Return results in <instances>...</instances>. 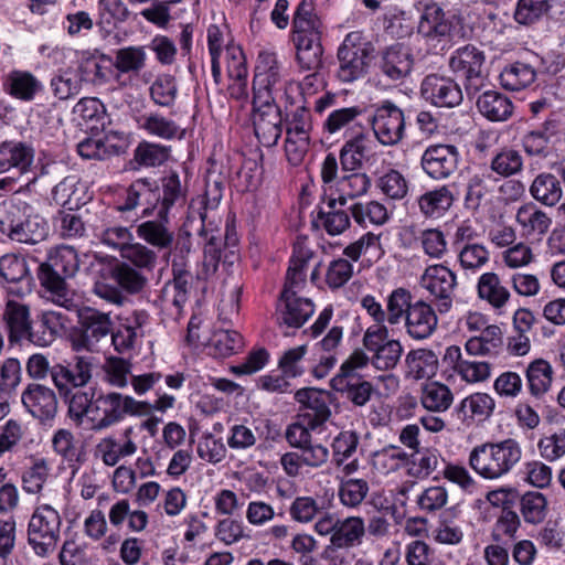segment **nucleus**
<instances>
[{"label": "nucleus", "mask_w": 565, "mask_h": 565, "mask_svg": "<svg viewBox=\"0 0 565 565\" xmlns=\"http://www.w3.org/2000/svg\"><path fill=\"white\" fill-rule=\"evenodd\" d=\"M330 384L334 391L359 407L366 405L374 392L373 385L362 376L332 377Z\"/></svg>", "instance_id": "obj_33"}, {"label": "nucleus", "mask_w": 565, "mask_h": 565, "mask_svg": "<svg viewBox=\"0 0 565 565\" xmlns=\"http://www.w3.org/2000/svg\"><path fill=\"white\" fill-rule=\"evenodd\" d=\"M140 412V402L116 392L99 394L96 397L92 388L77 390L68 398L70 418L77 425L86 420L94 430L113 426L126 415H138Z\"/></svg>", "instance_id": "obj_2"}, {"label": "nucleus", "mask_w": 565, "mask_h": 565, "mask_svg": "<svg viewBox=\"0 0 565 565\" xmlns=\"http://www.w3.org/2000/svg\"><path fill=\"white\" fill-rule=\"evenodd\" d=\"M459 158V151L454 145H431L424 151L420 164L428 177L444 180L458 169Z\"/></svg>", "instance_id": "obj_19"}, {"label": "nucleus", "mask_w": 565, "mask_h": 565, "mask_svg": "<svg viewBox=\"0 0 565 565\" xmlns=\"http://www.w3.org/2000/svg\"><path fill=\"white\" fill-rule=\"evenodd\" d=\"M339 201L334 198H329L327 202L328 211L319 209L318 221L329 235L335 236L345 232L350 226V216L343 211L337 209Z\"/></svg>", "instance_id": "obj_51"}, {"label": "nucleus", "mask_w": 565, "mask_h": 565, "mask_svg": "<svg viewBox=\"0 0 565 565\" xmlns=\"http://www.w3.org/2000/svg\"><path fill=\"white\" fill-rule=\"evenodd\" d=\"M343 339V328L333 326L326 335L316 343L315 349L318 358L312 366V375L316 379L326 377L338 362V351Z\"/></svg>", "instance_id": "obj_25"}, {"label": "nucleus", "mask_w": 565, "mask_h": 565, "mask_svg": "<svg viewBox=\"0 0 565 565\" xmlns=\"http://www.w3.org/2000/svg\"><path fill=\"white\" fill-rule=\"evenodd\" d=\"M75 311L78 313L81 334L72 340L73 350L99 351L102 341L111 333L113 322L109 313L89 307L79 309L78 303Z\"/></svg>", "instance_id": "obj_12"}, {"label": "nucleus", "mask_w": 565, "mask_h": 565, "mask_svg": "<svg viewBox=\"0 0 565 565\" xmlns=\"http://www.w3.org/2000/svg\"><path fill=\"white\" fill-rule=\"evenodd\" d=\"M370 491L369 482L361 478L342 479L338 494L340 502L348 508H358Z\"/></svg>", "instance_id": "obj_57"}, {"label": "nucleus", "mask_w": 565, "mask_h": 565, "mask_svg": "<svg viewBox=\"0 0 565 565\" xmlns=\"http://www.w3.org/2000/svg\"><path fill=\"white\" fill-rule=\"evenodd\" d=\"M131 427L125 430L124 436L127 441L124 445L118 444L113 438H104L96 447L103 461L107 466H115L121 457L130 456L137 451V445L130 440Z\"/></svg>", "instance_id": "obj_52"}, {"label": "nucleus", "mask_w": 565, "mask_h": 565, "mask_svg": "<svg viewBox=\"0 0 565 565\" xmlns=\"http://www.w3.org/2000/svg\"><path fill=\"white\" fill-rule=\"evenodd\" d=\"M437 324L434 308L423 300L413 303L404 320L406 333L414 340L428 339L436 331Z\"/></svg>", "instance_id": "obj_26"}, {"label": "nucleus", "mask_w": 565, "mask_h": 565, "mask_svg": "<svg viewBox=\"0 0 565 565\" xmlns=\"http://www.w3.org/2000/svg\"><path fill=\"white\" fill-rule=\"evenodd\" d=\"M494 179L487 170L475 172L467 182L465 204L468 209L477 210L484 198L492 192Z\"/></svg>", "instance_id": "obj_48"}, {"label": "nucleus", "mask_w": 565, "mask_h": 565, "mask_svg": "<svg viewBox=\"0 0 565 565\" xmlns=\"http://www.w3.org/2000/svg\"><path fill=\"white\" fill-rule=\"evenodd\" d=\"M79 268L77 252L67 245L57 246L40 266L39 279L46 299L66 310H76L77 296L66 282Z\"/></svg>", "instance_id": "obj_3"}, {"label": "nucleus", "mask_w": 565, "mask_h": 565, "mask_svg": "<svg viewBox=\"0 0 565 565\" xmlns=\"http://www.w3.org/2000/svg\"><path fill=\"white\" fill-rule=\"evenodd\" d=\"M479 113L490 121H507L513 115L514 106L512 100L504 94L497 90H486L477 99Z\"/></svg>", "instance_id": "obj_32"}, {"label": "nucleus", "mask_w": 565, "mask_h": 565, "mask_svg": "<svg viewBox=\"0 0 565 565\" xmlns=\"http://www.w3.org/2000/svg\"><path fill=\"white\" fill-rule=\"evenodd\" d=\"M373 47L361 31L347 34L338 50V77L344 83H351L362 77L367 70Z\"/></svg>", "instance_id": "obj_7"}, {"label": "nucleus", "mask_w": 565, "mask_h": 565, "mask_svg": "<svg viewBox=\"0 0 565 565\" xmlns=\"http://www.w3.org/2000/svg\"><path fill=\"white\" fill-rule=\"evenodd\" d=\"M412 467L409 468V475L418 479L429 477L434 471L445 463V459L436 448H422L416 450L412 455Z\"/></svg>", "instance_id": "obj_50"}, {"label": "nucleus", "mask_w": 565, "mask_h": 565, "mask_svg": "<svg viewBox=\"0 0 565 565\" xmlns=\"http://www.w3.org/2000/svg\"><path fill=\"white\" fill-rule=\"evenodd\" d=\"M50 476V466L46 459H34L22 475L23 488L29 493H39Z\"/></svg>", "instance_id": "obj_60"}, {"label": "nucleus", "mask_w": 565, "mask_h": 565, "mask_svg": "<svg viewBox=\"0 0 565 565\" xmlns=\"http://www.w3.org/2000/svg\"><path fill=\"white\" fill-rule=\"evenodd\" d=\"M437 362L436 354L430 350H412L405 358L406 375L413 380L430 377L437 369Z\"/></svg>", "instance_id": "obj_43"}, {"label": "nucleus", "mask_w": 565, "mask_h": 565, "mask_svg": "<svg viewBox=\"0 0 565 565\" xmlns=\"http://www.w3.org/2000/svg\"><path fill=\"white\" fill-rule=\"evenodd\" d=\"M553 367L543 359H536L532 361L525 371L526 384L529 391L534 397H542L545 395L553 382Z\"/></svg>", "instance_id": "obj_41"}, {"label": "nucleus", "mask_w": 565, "mask_h": 565, "mask_svg": "<svg viewBox=\"0 0 565 565\" xmlns=\"http://www.w3.org/2000/svg\"><path fill=\"white\" fill-rule=\"evenodd\" d=\"M353 220L359 225L367 223L383 225L388 221V211L386 206L377 201L356 202L350 207Z\"/></svg>", "instance_id": "obj_54"}, {"label": "nucleus", "mask_w": 565, "mask_h": 565, "mask_svg": "<svg viewBox=\"0 0 565 565\" xmlns=\"http://www.w3.org/2000/svg\"><path fill=\"white\" fill-rule=\"evenodd\" d=\"M254 134L264 147H274L282 132L280 108L275 100L253 98Z\"/></svg>", "instance_id": "obj_15"}, {"label": "nucleus", "mask_w": 565, "mask_h": 565, "mask_svg": "<svg viewBox=\"0 0 565 565\" xmlns=\"http://www.w3.org/2000/svg\"><path fill=\"white\" fill-rule=\"evenodd\" d=\"M372 141L365 132H359L347 140L340 149L339 159L343 171H358L367 159Z\"/></svg>", "instance_id": "obj_34"}, {"label": "nucleus", "mask_w": 565, "mask_h": 565, "mask_svg": "<svg viewBox=\"0 0 565 565\" xmlns=\"http://www.w3.org/2000/svg\"><path fill=\"white\" fill-rule=\"evenodd\" d=\"M520 512L526 523H541L547 512L546 497L536 491H529L520 499Z\"/></svg>", "instance_id": "obj_56"}, {"label": "nucleus", "mask_w": 565, "mask_h": 565, "mask_svg": "<svg viewBox=\"0 0 565 565\" xmlns=\"http://www.w3.org/2000/svg\"><path fill=\"white\" fill-rule=\"evenodd\" d=\"M210 347L214 350V354L228 356L243 348V338L237 331L221 329L212 334Z\"/></svg>", "instance_id": "obj_61"}, {"label": "nucleus", "mask_w": 565, "mask_h": 565, "mask_svg": "<svg viewBox=\"0 0 565 565\" xmlns=\"http://www.w3.org/2000/svg\"><path fill=\"white\" fill-rule=\"evenodd\" d=\"M362 343L371 354V364L379 371L395 369L404 352L399 340L390 339L386 326L369 327L363 334Z\"/></svg>", "instance_id": "obj_9"}, {"label": "nucleus", "mask_w": 565, "mask_h": 565, "mask_svg": "<svg viewBox=\"0 0 565 565\" xmlns=\"http://www.w3.org/2000/svg\"><path fill=\"white\" fill-rule=\"evenodd\" d=\"M522 456V446L514 438L487 441L470 451L469 466L481 478L498 480L508 476L521 462Z\"/></svg>", "instance_id": "obj_4"}, {"label": "nucleus", "mask_w": 565, "mask_h": 565, "mask_svg": "<svg viewBox=\"0 0 565 565\" xmlns=\"http://www.w3.org/2000/svg\"><path fill=\"white\" fill-rule=\"evenodd\" d=\"M413 303L412 295L407 289L397 288L393 290L387 297L385 310L387 323L395 326L405 320Z\"/></svg>", "instance_id": "obj_58"}, {"label": "nucleus", "mask_w": 565, "mask_h": 565, "mask_svg": "<svg viewBox=\"0 0 565 565\" xmlns=\"http://www.w3.org/2000/svg\"><path fill=\"white\" fill-rule=\"evenodd\" d=\"M62 518L50 504H40L33 511L28 525V542L35 555L52 554L61 537Z\"/></svg>", "instance_id": "obj_5"}, {"label": "nucleus", "mask_w": 565, "mask_h": 565, "mask_svg": "<svg viewBox=\"0 0 565 565\" xmlns=\"http://www.w3.org/2000/svg\"><path fill=\"white\" fill-rule=\"evenodd\" d=\"M33 161V149L23 142L4 141L0 145V173L17 168L24 172Z\"/></svg>", "instance_id": "obj_37"}, {"label": "nucleus", "mask_w": 565, "mask_h": 565, "mask_svg": "<svg viewBox=\"0 0 565 565\" xmlns=\"http://www.w3.org/2000/svg\"><path fill=\"white\" fill-rule=\"evenodd\" d=\"M515 222L525 238H541L552 225L551 216L534 202L523 203L516 209Z\"/></svg>", "instance_id": "obj_27"}, {"label": "nucleus", "mask_w": 565, "mask_h": 565, "mask_svg": "<svg viewBox=\"0 0 565 565\" xmlns=\"http://www.w3.org/2000/svg\"><path fill=\"white\" fill-rule=\"evenodd\" d=\"M205 214L201 211L191 210L188 216V225L193 228L196 223V231L199 235L206 237V243L204 246V256L202 262V268L198 271V278L207 280L212 277L218 267V263L221 259V246H222V236L215 235L213 232L209 236V232L204 226Z\"/></svg>", "instance_id": "obj_24"}, {"label": "nucleus", "mask_w": 565, "mask_h": 565, "mask_svg": "<svg viewBox=\"0 0 565 565\" xmlns=\"http://www.w3.org/2000/svg\"><path fill=\"white\" fill-rule=\"evenodd\" d=\"M420 95L429 104L440 108H454L462 103L460 85L451 77L429 74L420 85Z\"/></svg>", "instance_id": "obj_16"}, {"label": "nucleus", "mask_w": 565, "mask_h": 565, "mask_svg": "<svg viewBox=\"0 0 565 565\" xmlns=\"http://www.w3.org/2000/svg\"><path fill=\"white\" fill-rule=\"evenodd\" d=\"M77 150L83 158L98 160H104L118 153V147L103 137H93L81 141L77 146Z\"/></svg>", "instance_id": "obj_63"}, {"label": "nucleus", "mask_w": 565, "mask_h": 565, "mask_svg": "<svg viewBox=\"0 0 565 565\" xmlns=\"http://www.w3.org/2000/svg\"><path fill=\"white\" fill-rule=\"evenodd\" d=\"M227 75L232 83L228 86L231 97L244 99L248 96L247 66L243 51L238 46H227L225 50Z\"/></svg>", "instance_id": "obj_30"}, {"label": "nucleus", "mask_w": 565, "mask_h": 565, "mask_svg": "<svg viewBox=\"0 0 565 565\" xmlns=\"http://www.w3.org/2000/svg\"><path fill=\"white\" fill-rule=\"evenodd\" d=\"M85 189L76 175H68L53 188L52 200L57 205L74 210L85 204Z\"/></svg>", "instance_id": "obj_38"}, {"label": "nucleus", "mask_w": 565, "mask_h": 565, "mask_svg": "<svg viewBox=\"0 0 565 565\" xmlns=\"http://www.w3.org/2000/svg\"><path fill=\"white\" fill-rule=\"evenodd\" d=\"M420 285L439 300L440 313L451 308V296L457 286V277L452 270L440 264L428 266L422 275Z\"/></svg>", "instance_id": "obj_18"}, {"label": "nucleus", "mask_w": 565, "mask_h": 565, "mask_svg": "<svg viewBox=\"0 0 565 565\" xmlns=\"http://www.w3.org/2000/svg\"><path fill=\"white\" fill-rule=\"evenodd\" d=\"M322 23L311 3L302 0L294 14L292 31L295 43L321 42Z\"/></svg>", "instance_id": "obj_28"}, {"label": "nucleus", "mask_w": 565, "mask_h": 565, "mask_svg": "<svg viewBox=\"0 0 565 565\" xmlns=\"http://www.w3.org/2000/svg\"><path fill=\"white\" fill-rule=\"evenodd\" d=\"M350 172L337 181L335 190L339 195L335 199L341 206H344L349 199L364 195L371 186V179L366 173L359 170Z\"/></svg>", "instance_id": "obj_44"}, {"label": "nucleus", "mask_w": 565, "mask_h": 565, "mask_svg": "<svg viewBox=\"0 0 565 565\" xmlns=\"http://www.w3.org/2000/svg\"><path fill=\"white\" fill-rule=\"evenodd\" d=\"M535 76L536 74L532 66L516 62L502 71L500 82L504 88L516 92L531 85Z\"/></svg>", "instance_id": "obj_53"}, {"label": "nucleus", "mask_w": 565, "mask_h": 565, "mask_svg": "<svg viewBox=\"0 0 565 565\" xmlns=\"http://www.w3.org/2000/svg\"><path fill=\"white\" fill-rule=\"evenodd\" d=\"M98 30L103 39H107L115 28V21H125L129 17L128 9L121 0H99Z\"/></svg>", "instance_id": "obj_49"}, {"label": "nucleus", "mask_w": 565, "mask_h": 565, "mask_svg": "<svg viewBox=\"0 0 565 565\" xmlns=\"http://www.w3.org/2000/svg\"><path fill=\"white\" fill-rule=\"evenodd\" d=\"M370 125L374 137L383 146H395L404 138V113L390 100L375 107Z\"/></svg>", "instance_id": "obj_14"}, {"label": "nucleus", "mask_w": 565, "mask_h": 565, "mask_svg": "<svg viewBox=\"0 0 565 565\" xmlns=\"http://www.w3.org/2000/svg\"><path fill=\"white\" fill-rule=\"evenodd\" d=\"M365 531L361 516H349L339 520L337 532L330 537V542L337 548H351L362 543Z\"/></svg>", "instance_id": "obj_39"}, {"label": "nucleus", "mask_w": 565, "mask_h": 565, "mask_svg": "<svg viewBox=\"0 0 565 565\" xmlns=\"http://www.w3.org/2000/svg\"><path fill=\"white\" fill-rule=\"evenodd\" d=\"M315 305L311 299L299 296H280L277 312L280 324L300 328L312 316Z\"/></svg>", "instance_id": "obj_29"}, {"label": "nucleus", "mask_w": 565, "mask_h": 565, "mask_svg": "<svg viewBox=\"0 0 565 565\" xmlns=\"http://www.w3.org/2000/svg\"><path fill=\"white\" fill-rule=\"evenodd\" d=\"M93 359L75 355L70 362L56 363L52 366L51 379L61 396L68 403L70 396L76 391L72 388L84 387L92 380Z\"/></svg>", "instance_id": "obj_13"}, {"label": "nucleus", "mask_w": 565, "mask_h": 565, "mask_svg": "<svg viewBox=\"0 0 565 565\" xmlns=\"http://www.w3.org/2000/svg\"><path fill=\"white\" fill-rule=\"evenodd\" d=\"M1 321L11 345L29 343L38 348L50 347L64 328L62 313L47 310L34 321L31 302L4 300Z\"/></svg>", "instance_id": "obj_1"}, {"label": "nucleus", "mask_w": 565, "mask_h": 565, "mask_svg": "<svg viewBox=\"0 0 565 565\" xmlns=\"http://www.w3.org/2000/svg\"><path fill=\"white\" fill-rule=\"evenodd\" d=\"M417 32L426 40L438 42L463 38L460 20L456 15H447L436 2L423 4Z\"/></svg>", "instance_id": "obj_11"}, {"label": "nucleus", "mask_w": 565, "mask_h": 565, "mask_svg": "<svg viewBox=\"0 0 565 565\" xmlns=\"http://www.w3.org/2000/svg\"><path fill=\"white\" fill-rule=\"evenodd\" d=\"M376 185L384 195L392 200H402L408 192V181L395 169H391L380 177Z\"/></svg>", "instance_id": "obj_64"}, {"label": "nucleus", "mask_w": 565, "mask_h": 565, "mask_svg": "<svg viewBox=\"0 0 565 565\" xmlns=\"http://www.w3.org/2000/svg\"><path fill=\"white\" fill-rule=\"evenodd\" d=\"M452 401L454 395L450 388L439 382L426 383L422 388L420 403L429 412H446Z\"/></svg>", "instance_id": "obj_47"}, {"label": "nucleus", "mask_w": 565, "mask_h": 565, "mask_svg": "<svg viewBox=\"0 0 565 565\" xmlns=\"http://www.w3.org/2000/svg\"><path fill=\"white\" fill-rule=\"evenodd\" d=\"M530 193L537 202L547 206H555L562 199L563 190L555 175L541 173L533 180Z\"/></svg>", "instance_id": "obj_45"}, {"label": "nucleus", "mask_w": 565, "mask_h": 565, "mask_svg": "<svg viewBox=\"0 0 565 565\" xmlns=\"http://www.w3.org/2000/svg\"><path fill=\"white\" fill-rule=\"evenodd\" d=\"M478 297L492 308H503L510 299V292L495 273L482 274L477 282Z\"/></svg>", "instance_id": "obj_40"}, {"label": "nucleus", "mask_w": 565, "mask_h": 565, "mask_svg": "<svg viewBox=\"0 0 565 565\" xmlns=\"http://www.w3.org/2000/svg\"><path fill=\"white\" fill-rule=\"evenodd\" d=\"M97 236L103 244L118 249L122 258L130 260L138 268L141 267V224L130 227H107Z\"/></svg>", "instance_id": "obj_17"}, {"label": "nucleus", "mask_w": 565, "mask_h": 565, "mask_svg": "<svg viewBox=\"0 0 565 565\" xmlns=\"http://www.w3.org/2000/svg\"><path fill=\"white\" fill-rule=\"evenodd\" d=\"M503 345L501 329L491 324L480 331L479 335L471 337L466 342V351L470 355H495Z\"/></svg>", "instance_id": "obj_42"}, {"label": "nucleus", "mask_w": 565, "mask_h": 565, "mask_svg": "<svg viewBox=\"0 0 565 565\" xmlns=\"http://www.w3.org/2000/svg\"><path fill=\"white\" fill-rule=\"evenodd\" d=\"M287 84L285 70L273 52L259 53L253 79V98L276 100Z\"/></svg>", "instance_id": "obj_8"}, {"label": "nucleus", "mask_w": 565, "mask_h": 565, "mask_svg": "<svg viewBox=\"0 0 565 565\" xmlns=\"http://www.w3.org/2000/svg\"><path fill=\"white\" fill-rule=\"evenodd\" d=\"M484 62L483 51L470 44L457 49L449 57V68L463 79L465 89L469 96L486 86Z\"/></svg>", "instance_id": "obj_10"}, {"label": "nucleus", "mask_w": 565, "mask_h": 565, "mask_svg": "<svg viewBox=\"0 0 565 565\" xmlns=\"http://www.w3.org/2000/svg\"><path fill=\"white\" fill-rule=\"evenodd\" d=\"M295 398L301 405L299 417L307 422L311 429L322 425L331 416L329 407L331 396L327 391L301 388L296 392Z\"/></svg>", "instance_id": "obj_22"}, {"label": "nucleus", "mask_w": 565, "mask_h": 565, "mask_svg": "<svg viewBox=\"0 0 565 565\" xmlns=\"http://www.w3.org/2000/svg\"><path fill=\"white\" fill-rule=\"evenodd\" d=\"M414 64L411 50L403 44L388 46L382 54L381 70L391 79L398 81L407 76Z\"/></svg>", "instance_id": "obj_31"}, {"label": "nucleus", "mask_w": 565, "mask_h": 565, "mask_svg": "<svg viewBox=\"0 0 565 565\" xmlns=\"http://www.w3.org/2000/svg\"><path fill=\"white\" fill-rule=\"evenodd\" d=\"M454 203V194L443 185L422 194L417 199L420 213L427 218H439L446 214Z\"/></svg>", "instance_id": "obj_36"}, {"label": "nucleus", "mask_w": 565, "mask_h": 565, "mask_svg": "<svg viewBox=\"0 0 565 565\" xmlns=\"http://www.w3.org/2000/svg\"><path fill=\"white\" fill-rule=\"evenodd\" d=\"M522 169V154L511 147L502 148L490 162V170L504 178L518 174Z\"/></svg>", "instance_id": "obj_55"}, {"label": "nucleus", "mask_w": 565, "mask_h": 565, "mask_svg": "<svg viewBox=\"0 0 565 565\" xmlns=\"http://www.w3.org/2000/svg\"><path fill=\"white\" fill-rule=\"evenodd\" d=\"M82 77L74 71H63L55 75L51 81L54 95L61 99L66 100L76 96L82 88Z\"/></svg>", "instance_id": "obj_62"}, {"label": "nucleus", "mask_w": 565, "mask_h": 565, "mask_svg": "<svg viewBox=\"0 0 565 565\" xmlns=\"http://www.w3.org/2000/svg\"><path fill=\"white\" fill-rule=\"evenodd\" d=\"M494 407V399L489 394L475 393L461 402L460 411L465 417L483 422L491 416Z\"/></svg>", "instance_id": "obj_59"}, {"label": "nucleus", "mask_w": 565, "mask_h": 565, "mask_svg": "<svg viewBox=\"0 0 565 565\" xmlns=\"http://www.w3.org/2000/svg\"><path fill=\"white\" fill-rule=\"evenodd\" d=\"M0 232L12 241L34 245L49 235L46 220L38 214L20 217V209L13 204L0 205Z\"/></svg>", "instance_id": "obj_6"}, {"label": "nucleus", "mask_w": 565, "mask_h": 565, "mask_svg": "<svg viewBox=\"0 0 565 565\" xmlns=\"http://www.w3.org/2000/svg\"><path fill=\"white\" fill-rule=\"evenodd\" d=\"M363 114L364 108L358 105L333 109L324 119L323 129L330 135L345 132L356 125Z\"/></svg>", "instance_id": "obj_46"}, {"label": "nucleus", "mask_w": 565, "mask_h": 565, "mask_svg": "<svg viewBox=\"0 0 565 565\" xmlns=\"http://www.w3.org/2000/svg\"><path fill=\"white\" fill-rule=\"evenodd\" d=\"M157 216V220L143 222V241L153 248L143 247V268L154 265L158 253L167 254L174 239V233L169 227L168 214Z\"/></svg>", "instance_id": "obj_21"}, {"label": "nucleus", "mask_w": 565, "mask_h": 565, "mask_svg": "<svg viewBox=\"0 0 565 565\" xmlns=\"http://www.w3.org/2000/svg\"><path fill=\"white\" fill-rule=\"evenodd\" d=\"M148 188L147 206L143 207V217L157 213L164 215L169 213L171 206L182 196L180 179L177 172H171L162 179L163 196L161 198L158 188L152 189L151 184L143 179V189ZM146 191L143 190V196Z\"/></svg>", "instance_id": "obj_23"}, {"label": "nucleus", "mask_w": 565, "mask_h": 565, "mask_svg": "<svg viewBox=\"0 0 565 565\" xmlns=\"http://www.w3.org/2000/svg\"><path fill=\"white\" fill-rule=\"evenodd\" d=\"M41 88V82L26 71H11L3 81L4 92L24 102L32 100Z\"/></svg>", "instance_id": "obj_35"}, {"label": "nucleus", "mask_w": 565, "mask_h": 565, "mask_svg": "<svg viewBox=\"0 0 565 565\" xmlns=\"http://www.w3.org/2000/svg\"><path fill=\"white\" fill-rule=\"evenodd\" d=\"M23 407L42 423L51 420L57 413L58 401L53 388L40 384H28L21 394Z\"/></svg>", "instance_id": "obj_20"}]
</instances>
